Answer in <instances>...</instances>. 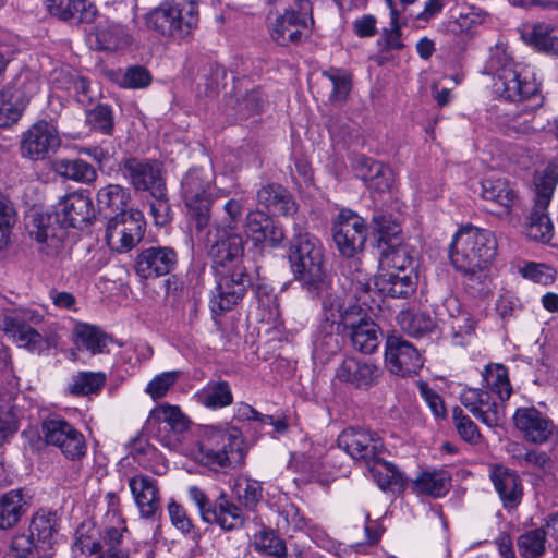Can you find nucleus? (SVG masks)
Returning <instances> with one entry per match:
<instances>
[{
    "label": "nucleus",
    "mask_w": 558,
    "mask_h": 558,
    "mask_svg": "<svg viewBox=\"0 0 558 558\" xmlns=\"http://www.w3.org/2000/svg\"><path fill=\"white\" fill-rule=\"evenodd\" d=\"M125 530L124 526H110L104 530L102 542L106 549L99 554L98 558H129L128 551L118 548Z\"/></svg>",
    "instance_id": "680f3d73"
},
{
    "label": "nucleus",
    "mask_w": 558,
    "mask_h": 558,
    "mask_svg": "<svg viewBox=\"0 0 558 558\" xmlns=\"http://www.w3.org/2000/svg\"><path fill=\"white\" fill-rule=\"evenodd\" d=\"M44 316L35 310H21L14 315L4 316L1 322L2 330L20 347L37 354L58 345L57 333L43 336L33 325L43 323Z\"/></svg>",
    "instance_id": "6e6552de"
},
{
    "label": "nucleus",
    "mask_w": 558,
    "mask_h": 558,
    "mask_svg": "<svg viewBox=\"0 0 558 558\" xmlns=\"http://www.w3.org/2000/svg\"><path fill=\"white\" fill-rule=\"evenodd\" d=\"M546 208L534 206L523 225V233L526 238L544 244L549 243L554 235V225Z\"/></svg>",
    "instance_id": "ea45409f"
},
{
    "label": "nucleus",
    "mask_w": 558,
    "mask_h": 558,
    "mask_svg": "<svg viewBox=\"0 0 558 558\" xmlns=\"http://www.w3.org/2000/svg\"><path fill=\"white\" fill-rule=\"evenodd\" d=\"M546 122L535 107H524L499 117L498 126L508 136H527L543 131Z\"/></svg>",
    "instance_id": "4be33fe9"
},
{
    "label": "nucleus",
    "mask_w": 558,
    "mask_h": 558,
    "mask_svg": "<svg viewBox=\"0 0 558 558\" xmlns=\"http://www.w3.org/2000/svg\"><path fill=\"white\" fill-rule=\"evenodd\" d=\"M106 383L101 372H80L72 377L68 392L73 396H86L98 392Z\"/></svg>",
    "instance_id": "5fc2aeb1"
},
{
    "label": "nucleus",
    "mask_w": 558,
    "mask_h": 558,
    "mask_svg": "<svg viewBox=\"0 0 558 558\" xmlns=\"http://www.w3.org/2000/svg\"><path fill=\"white\" fill-rule=\"evenodd\" d=\"M372 478L383 490H401L404 488L405 478L403 473L392 463L378 456L366 465Z\"/></svg>",
    "instance_id": "f704fd0d"
},
{
    "label": "nucleus",
    "mask_w": 558,
    "mask_h": 558,
    "mask_svg": "<svg viewBox=\"0 0 558 558\" xmlns=\"http://www.w3.org/2000/svg\"><path fill=\"white\" fill-rule=\"evenodd\" d=\"M86 122L92 129L110 135L113 130V112L111 107L100 104L87 110Z\"/></svg>",
    "instance_id": "bf43d9fd"
},
{
    "label": "nucleus",
    "mask_w": 558,
    "mask_h": 558,
    "mask_svg": "<svg viewBox=\"0 0 558 558\" xmlns=\"http://www.w3.org/2000/svg\"><path fill=\"white\" fill-rule=\"evenodd\" d=\"M451 486V476L448 471L434 469L423 471L413 482V490L418 495L434 498L445 496Z\"/></svg>",
    "instance_id": "c9c22d12"
},
{
    "label": "nucleus",
    "mask_w": 558,
    "mask_h": 558,
    "mask_svg": "<svg viewBox=\"0 0 558 558\" xmlns=\"http://www.w3.org/2000/svg\"><path fill=\"white\" fill-rule=\"evenodd\" d=\"M144 20L149 29L160 35L183 39L198 25V8L191 0H163Z\"/></svg>",
    "instance_id": "0eeeda50"
},
{
    "label": "nucleus",
    "mask_w": 558,
    "mask_h": 558,
    "mask_svg": "<svg viewBox=\"0 0 558 558\" xmlns=\"http://www.w3.org/2000/svg\"><path fill=\"white\" fill-rule=\"evenodd\" d=\"M56 216L64 227L84 228L95 216L93 201L82 191L68 194L58 204Z\"/></svg>",
    "instance_id": "aec40b11"
},
{
    "label": "nucleus",
    "mask_w": 558,
    "mask_h": 558,
    "mask_svg": "<svg viewBox=\"0 0 558 558\" xmlns=\"http://www.w3.org/2000/svg\"><path fill=\"white\" fill-rule=\"evenodd\" d=\"M41 432L46 444L59 448L65 458L80 460L86 454L84 435L65 420L48 417L43 422Z\"/></svg>",
    "instance_id": "9d476101"
},
{
    "label": "nucleus",
    "mask_w": 558,
    "mask_h": 558,
    "mask_svg": "<svg viewBox=\"0 0 558 558\" xmlns=\"http://www.w3.org/2000/svg\"><path fill=\"white\" fill-rule=\"evenodd\" d=\"M262 492L260 483L255 480L244 478L235 484L236 497L247 509H254L262 500Z\"/></svg>",
    "instance_id": "e2e57ef3"
},
{
    "label": "nucleus",
    "mask_w": 558,
    "mask_h": 558,
    "mask_svg": "<svg viewBox=\"0 0 558 558\" xmlns=\"http://www.w3.org/2000/svg\"><path fill=\"white\" fill-rule=\"evenodd\" d=\"M189 418L178 405L161 403L150 410L146 424L149 428H157L158 432H172L174 437H165L161 442L167 447L175 446L179 436L187 430Z\"/></svg>",
    "instance_id": "6ab92c4d"
},
{
    "label": "nucleus",
    "mask_w": 558,
    "mask_h": 558,
    "mask_svg": "<svg viewBox=\"0 0 558 558\" xmlns=\"http://www.w3.org/2000/svg\"><path fill=\"white\" fill-rule=\"evenodd\" d=\"M367 172L362 174V179L369 190L377 193L389 191L393 182L391 169L381 162L373 161L366 163Z\"/></svg>",
    "instance_id": "6e6d98bb"
},
{
    "label": "nucleus",
    "mask_w": 558,
    "mask_h": 558,
    "mask_svg": "<svg viewBox=\"0 0 558 558\" xmlns=\"http://www.w3.org/2000/svg\"><path fill=\"white\" fill-rule=\"evenodd\" d=\"M178 262L175 251L169 246H150L142 250L135 259V272L144 279L171 272Z\"/></svg>",
    "instance_id": "412c9836"
},
{
    "label": "nucleus",
    "mask_w": 558,
    "mask_h": 558,
    "mask_svg": "<svg viewBox=\"0 0 558 558\" xmlns=\"http://www.w3.org/2000/svg\"><path fill=\"white\" fill-rule=\"evenodd\" d=\"M180 191L197 230L202 231L208 226L213 201L225 195L215 187L214 172L202 167L190 168L182 177Z\"/></svg>",
    "instance_id": "423d86ee"
},
{
    "label": "nucleus",
    "mask_w": 558,
    "mask_h": 558,
    "mask_svg": "<svg viewBox=\"0 0 558 558\" xmlns=\"http://www.w3.org/2000/svg\"><path fill=\"white\" fill-rule=\"evenodd\" d=\"M243 437L239 428L230 425H206L191 456L199 463L218 470L238 462L243 457Z\"/></svg>",
    "instance_id": "7ed1b4c3"
},
{
    "label": "nucleus",
    "mask_w": 558,
    "mask_h": 558,
    "mask_svg": "<svg viewBox=\"0 0 558 558\" xmlns=\"http://www.w3.org/2000/svg\"><path fill=\"white\" fill-rule=\"evenodd\" d=\"M73 341L78 348H84L92 354H104L113 339L102 329L86 323H76L73 331Z\"/></svg>",
    "instance_id": "473e14b6"
},
{
    "label": "nucleus",
    "mask_w": 558,
    "mask_h": 558,
    "mask_svg": "<svg viewBox=\"0 0 558 558\" xmlns=\"http://www.w3.org/2000/svg\"><path fill=\"white\" fill-rule=\"evenodd\" d=\"M517 547L522 558H539L547 550V531L545 527L523 532L517 538Z\"/></svg>",
    "instance_id": "49530a36"
},
{
    "label": "nucleus",
    "mask_w": 558,
    "mask_h": 558,
    "mask_svg": "<svg viewBox=\"0 0 558 558\" xmlns=\"http://www.w3.org/2000/svg\"><path fill=\"white\" fill-rule=\"evenodd\" d=\"M484 73L493 77L495 94L507 101H524L539 92L533 69L514 61L507 47L501 44L490 48Z\"/></svg>",
    "instance_id": "f03ea898"
},
{
    "label": "nucleus",
    "mask_w": 558,
    "mask_h": 558,
    "mask_svg": "<svg viewBox=\"0 0 558 558\" xmlns=\"http://www.w3.org/2000/svg\"><path fill=\"white\" fill-rule=\"evenodd\" d=\"M483 389L489 391L493 396L505 403L512 392V387L508 378V371L501 364H490L485 367L483 373Z\"/></svg>",
    "instance_id": "c03bdc74"
},
{
    "label": "nucleus",
    "mask_w": 558,
    "mask_h": 558,
    "mask_svg": "<svg viewBox=\"0 0 558 558\" xmlns=\"http://www.w3.org/2000/svg\"><path fill=\"white\" fill-rule=\"evenodd\" d=\"M29 234L36 241L38 251L50 260L62 258L66 231L57 216L48 213H34L29 223Z\"/></svg>",
    "instance_id": "1a4fd4ad"
},
{
    "label": "nucleus",
    "mask_w": 558,
    "mask_h": 558,
    "mask_svg": "<svg viewBox=\"0 0 558 558\" xmlns=\"http://www.w3.org/2000/svg\"><path fill=\"white\" fill-rule=\"evenodd\" d=\"M28 508L21 489H13L0 497V529L9 530L17 524Z\"/></svg>",
    "instance_id": "58836bf2"
},
{
    "label": "nucleus",
    "mask_w": 558,
    "mask_h": 558,
    "mask_svg": "<svg viewBox=\"0 0 558 558\" xmlns=\"http://www.w3.org/2000/svg\"><path fill=\"white\" fill-rule=\"evenodd\" d=\"M497 242L494 234L475 227H463L452 238L449 258L452 266L462 274L486 270L496 255Z\"/></svg>",
    "instance_id": "20e7f679"
},
{
    "label": "nucleus",
    "mask_w": 558,
    "mask_h": 558,
    "mask_svg": "<svg viewBox=\"0 0 558 558\" xmlns=\"http://www.w3.org/2000/svg\"><path fill=\"white\" fill-rule=\"evenodd\" d=\"M244 233L255 246L267 244L278 246L284 239L283 231L275 226L272 219L260 210H251L245 216Z\"/></svg>",
    "instance_id": "5701e85b"
},
{
    "label": "nucleus",
    "mask_w": 558,
    "mask_h": 558,
    "mask_svg": "<svg viewBox=\"0 0 558 558\" xmlns=\"http://www.w3.org/2000/svg\"><path fill=\"white\" fill-rule=\"evenodd\" d=\"M330 286L328 284L327 290L322 291L318 295L324 294L322 306L323 317L330 325H343L352 324L354 316H360L361 307L353 304L351 299H348L343 292L329 291Z\"/></svg>",
    "instance_id": "393cba45"
},
{
    "label": "nucleus",
    "mask_w": 558,
    "mask_h": 558,
    "mask_svg": "<svg viewBox=\"0 0 558 558\" xmlns=\"http://www.w3.org/2000/svg\"><path fill=\"white\" fill-rule=\"evenodd\" d=\"M337 442L338 447L352 459L365 465H368L385 451L380 436L374 430L362 427L345 428L338 436Z\"/></svg>",
    "instance_id": "9b49d317"
},
{
    "label": "nucleus",
    "mask_w": 558,
    "mask_h": 558,
    "mask_svg": "<svg viewBox=\"0 0 558 558\" xmlns=\"http://www.w3.org/2000/svg\"><path fill=\"white\" fill-rule=\"evenodd\" d=\"M257 202L279 215H291L295 204L288 192L280 185H265L257 191Z\"/></svg>",
    "instance_id": "37998d69"
},
{
    "label": "nucleus",
    "mask_w": 558,
    "mask_h": 558,
    "mask_svg": "<svg viewBox=\"0 0 558 558\" xmlns=\"http://www.w3.org/2000/svg\"><path fill=\"white\" fill-rule=\"evenodd\" d=\"M52 83L57 88L73 93L77 101L82 105H87L92 99L89 95V82L70 70L54 71L52 74Z\"/></svg>",
    "instance_id": "a18cd8bd"
},
{
    "label": "nucleus",
    "mask_w": 558,
    "mask_h": 558,
    "mask_svg": "<svg viewBox=\"0 0 558 558\" xmlns=\"http://www.w3.org/2000/svg\"><path fill=\"white\" fill-rule=\"evenodd\" d=\"M180 375V371H170L158 374L147 384L145 392L154 400L160 399L165 397L170 388L178 381Z\"/></svg>",
    "instance_id": "0e129e2a"
},
{
    "label": "nucleus",
    "mask_w": 558,
    "mask_h": 558,
    "mask_svg": "<svg viewBox=\"0 0 558 558\" xmlns=\"http://www.w3.org/2000/svg\"><path fill=\"white\" fill-rule=\"evenodd\" d=\"M60 146L56 126L47 121H38L23 133L21 153L31 159H44Z\"/></svg>",
    "instance_id": "a211bd4d"
},
{
    "label": "nucleus",
    "mask_w": 558,
    "mask_h": 558,
    "mask_svg": "<svg viewBox=\"0 0 558 558\" xmlns=\"http://www.w3.org/2000/svg\"><path fill=\"white\" fill-rule=\"evenodd\" d=\"M481 196L505 213H509L518 201L513 185L497 173L487 174L481 181Z\"/></svg>",
    "instance_id": "bb28decb"
},
{
    "label": "nucleus",
    "mask_w": 558,
    "mask_h": 558,
    "mask_svg": "<svg viewBox=\"0 0 558 558\" xmlns=\"http://www.w3.org/2000/svg\"><path fill=\"white\" fill-rule=\"evenodd\" d=\"M97 48L104 50H116L131 44V36L124 27L113 21H99L95 28Z\"/></svg>",
    "instance_id": "a19ab883"
},
{
    "label": "nucleus",
    "mask_w": 558,
    "mask_h": 558,
    "mask_svg": "<svg viewBox=\"0 0 558 558\" xmlns=\"http://www.w3.org/2000/svg\"><path fill=\"white\" fill-rule=\"evenodd\" d=\"M521 37L527 45L537 50L558 54V27L547 23L525 25Z\"/></svg>",
    "instance_id": "72a5a7b5"
},
{
    "label": "nucleus",
    "mask_w": 558,
    "mask_h": 558,
    "mask_svg": "<svg viewBox=\"0 0 558 558\" xmlns=\"http://www.w3.org/2000/svg\"><path fill=\"white\" fill-rule=\"evenodd\" d=\"M39 87L38 75L28 69H23L3 92L25 109L29 100L39 92Z\"/></svg>",
    "instance_id": "e433bc0d"
},
{
    "label": "nucleus",
    "mask_w": 558,
    "mask_h": 558,
    "mask_svg": "<svg viewBox=\"0 0 558 558\" xmlns=\"http://www.w3.org/2000/svg\"><path fill=\"white\" fill-rule=\"evenodd\" d=\"M130 198L128 190L119 184H108L97 193V203L101 210L112 213L128 211L126 205Z\"/></svg>",
    "instance_id": "603ef678"
},
{
    "label": "nucleus",
    "mask_w": 558,
    "mask_h": 558,
    "mask_svg": "<svg viewBox=\"0 0 558 558\" xmlns=\"http://www.w3.org/2000/svg\"><path fill=\"white\" fill-rule=\"evenodd\" d=\"M461 404L482 424L489 428L501 426L506 416L505 404L483 388L464 387L460 392Z\"/></svg>",
    "instance_id": "f8f14e48"
},
{
    "label": "nucleus",
    "mask_w": 558,
    "mask_h": 558,
    "mask_svg": "<svg viewBox=\"0 0 558 558\" xmlns=\"http://www.w3.org/2000/svg\"><path fill=\"white\" fill-rule=\"evenodd\" d=\"M130 489L142 518L151 519L159 510L156 481L149 476L136 475L129 482Z\"/></svg>",
    "instance_id": "c85d7f7f"
},
{
    "label": "nucleus",
    "mask_w": 558,
    "mask_h": 558,
    "mask_svg": "<svg viewBox=\"0 0 558 558\" xmlns=\"http://www.w3.org/2000/svg\"><path fill=\"white\" fill-rule=\"evenodd\" d=\"M56 533V515L49 512H37L31 523L32 537L41 546L40 549H51Z\"/></svg>",
    "instance_id": "3c124183"
},
{
    "label": "nucleus",
    "mask_w": 558,
    "mask_h": 558,
    "mask_svg": "<svg viewBox=\"0 0 558 558\" xmlns=\"http://www.w3.org/2000/svg\"><path fill=\"white\" fill-rule=\"evenodd\" d=\"M385 363L390 373L411 376L422 368L423 359L411 342L400 336H389L385 343Z\"/></svg>",
    "instance_id": "dca6fc26"
},
{
    "label": "nucleus",
    "mask_w": 558,
    "mask_h": 558,
    "mask_svg": "<svg viewBox=\"0 0 558 558\" xmlns=\"http://www.w3.org/2000/svg\"><path fill=\"white\" fill-rule=\"evenodd\" d=\"M120 172L135 191H147L150 195H163L166 183L159 162L148 159L128 158L120 163Z\"/></svg>",
    "instance_id": "ddd939ff"
},
{
    "label": "nucleus",
    "mask_w": 558,
    "mask_h": 558,
    "mask_svg": "<svg viewBox=\"0 0 558 558\" xmlns=\"http://www.w3.org/2000/svg\"><path fill=\"white\" fill-rule=\"evenodd\" d=\"M452 420L458 434L464 441L475 445L482 440L477 425L463 413L461 408H453Z\"/></svg>",
    "instance_id": "052dcab7"
},
{
    "label": "nucleus",
    "mask_w": 558,
    "mask_h": 558,
    "mask_svg": "<svg viewBox=\"0 0 558 558\" xmlns=\"http://www.w3.org/2000/svg\"><path fill=\"white\" fill-rule=\"evenodd\" d=\"M535 185V206L547 207L555 186L556 179L549 172L537 173L534 178Z\"/></svg>",
    "instance_id": "338daca9"
},
{
    "label": "nucleus",
    "mask_w": 558,
    "mask_h": 558,
    "mask_svg": "<svg viewBox=\"0 0 558 558\" xmlns=\"http://www.w3.org/2000/svg\"><path fill=\"white\" fill-rule=\"evenodd\" d=\"M413 251L404 244L390 243L383 252L378 272H407L413 268Z\"/></svg>",
    "instance_id": "4c0bfd02"
},
{
    "label": "nucleus",
    "mask_w": 558,
    "mask_h": 558,
    "mask_svg": "<svg viewBox=\"0 0 558 558\" xmlns=\"http://www.w3.org/2000/svg\"><path fill=\"white\" fill-rule=\"evenodd\" d=\"M513 422L529 442L544 444L554 437L558 438V426L534 407L518 409L513 415Z\"/></svg>",
    "instance_id": "f3484780"
},
{
    "label": "nucleus",
    "mask_w": 558,
    "mask_h": 558,
    "mask_svg": "<svg viewBox=\"0 0 558 558\" xmlns=\"http://www.w3.org/2000/svg\"><path fill=\"white\" fill-rule=\"evenodd\" d=\"M322 75L331 86L329 101L332 104L344 102L352 88V77L350 73L343 69L330 68L329 70L324 71Z\"/></svg>",
    "instance_id": "864d4df0"
},
{
    "label": "nucleus",
    "mask_w": 558,
    "mask_h": 558,
    "mask_svg": "<svg viewBox=\"0 0 558 558\" xmlns=\"http://www.w3.org/2000/svg\"><path fill=\"white\" fill-rule=\"evenodd\" d=\"M344 328L349 329V338L354 350L371 354L375 352L380 343L381 330L371 318L362 315L354 316L352 324H348Z\"/></svg>",
    "instance_id": "cd10ccee"
},
{
    "label": "nucleus",
    "mask_w": 558,
    "mask_h": 558,
    "mask_svg": "<svg viewBox=\"0 0 558 558\" xmlns=\"http://www.w3.org/2000/svg\"><path fill=\"white\" fill-rule=\"evenodd\" d=\"M290 264L295 279L312 294L327 290L328 280L323 270V246L315 236L299 234L290 248Z\"/></svg>",
    "instance_id": "39448f33"
},
{
    "label": "nucleus",
    "mask_w": 558,
    "mask_h": 558,
    "mask_svg": "<svg viewBox=\"0 0 558 558\" xmlns=\"http://www.w3.org/2000/svg\"><path fill=\"white\" fill-rule=\"evenodd\" d=\"M47 8L51 15L73 23H90L97 12L87 0H48Z\"/></svg>",
    "instance_id": "7c9ffc66"
},
{
    "label": "nucleus",
    "mask_w": 558,
    "mask_h": 558,
    "mask_svg": "<svg viewBox=\"0 0 558 558\" xmlns=\"http://www.w3.org/2000/svg\"><path fill=\"white\" fill-rule=\"evenodd\" d=\"M142 236L143 221L138 211L118 213L107 223V244L119 253L133 248Z\"/></svg>",
    "instance_id": "4468645a"
},
{
    "label": "nucleus",
    "mask_w": 558,
    "mask_h": 558,
    "mask_svg": "<svg viewBox=\"0 0 558 558\" xmlns=\"http://www.w3.org/2000/svg\"><path fill=\"white\" fill-rule=\"evenodd\" d=\"M205 513L207 523L218 524L226 531L239 529L245 521L241 508L230 501L223 493L216 499L211 511Z\"/></svg>",
    "instance_id": "2f4dec72"
},
{
    "label": "nucleus",
    "mask_w": 558,
    "mask_h": 558,
    "mask_svg": "<svg viewBox=\"0 0 558 558\" xmlns=\"http://www.w3.org/2000/svg\"><path fill=\"white\" fill-rule=\"evenodd\" d=\"M400 328L412 337H422L435 327L433 317L425 312L402 311L397 317Z\"/></svg>",
    "instance_id": "8fccbe9b"
},
{
    "label": "nucleus",
    "mask_w": 558,
    "mask_h": 558,
    "mask_svg": "<svg viewBox=\"0 0 558 558\" xmlns=\"http://www.w3.org/2000/svg\"><path fill=\"white\" fill-rule=\"evenodd\" d=\"M520 274L525 278L533 282L541 283L544 286L550 284L555 280L556 271L553 267L530 262L524 267L520 269Z\"/></svg>",
    "instance_id": "774afa93"
},
{
    "label": "nucleus",
    "mask_w": 558,
    "mask_h": 558,
    "mask_svg": "<svg viewBox=\"0 0 558 558\" xmlns=\"http://www.w3.org/2000/svg\"><path fill=\"white\" fill-rule=\"evenodd\" d=\"M254 548L256 551L274 557H283L287 554L284 542L272 531L260 530L254 535Z\"/></svg>",
    "instance_id": "4d7b16f0"
},
{
    "label": "nucleus",
    "mask_w": 558,
    "mask_h": 558,
    "mask_svg": "<svg viewBox=\"0 0 558 558\" xmlns=\"http://www.w3.org/2000/svg\"><path fill=\"white\" fill-rule=\"evenodd\" d=\"M217 286L210 299V310L220 315L231 311L244 296L251 279L243 265L244 241L236 232L223 235L209 248Z\"/></svg>",
    "instance_id": "f257e3e1"
},
{
    "label": "nucleus",
    "mask_w": 558,
    "mask_h": 558,
    "mask_svg": "<svg viewBox=\"0 0 558 558\" xmlns=\"http://www.w3.org/2000/svg\"><path fill=\"white\" fill-rule=\"evenodd\" d=\"M380 375L377 365L367 360L345 357L336 371V377L340 381L350 384L355 388H368L373 386Z\"/></svg>",
    "instance_id": "a878e982"
},
{
    "label": "nucleus",
    "mask_w": 558,
    "mask_h": 558,
    "mask_svg": "<svg viewBox=\"0 0 558 558\" xmlns=\"http://www.w3.org/2000/svg\"><path fill=\"white\" fill-rule=\"evenodd\" d=\"M244 211V198H229L222 206L221 223L223 231L235 232Z\"/></svg>",
    "instance_id": "69168bd1"
},
{
    "label": "nucleus",
    "mask_w": 558,
    "mask_h": 558,
    "mask_svg": "<svg viewBox=\"0 0 558 558\" xmlns=\"http://www.w3.org/2000/svg\"><path fill=\"white\" fill-rule=\"evenodd\" d=\"M20 417L21 410L15 400L0 407V446L17 432Z\"/></svg>",
    "instance_id": "13d9d810"
},
{
    "label": "nucleus",
    "mask_w": 558,
    "mask_h": 558,
    "mask_svg": "<svg viewBox=\"0 0 558 558\" xmlns=\"http://www.w3.org/2000/svg\"><path fill=\"white\" fill-rule=\"evenodd\" d=\"M195 401L211 410L228 407L233 401L230 385L225 380L209 381L194 395Z\"/></svg>",
    "instance_id": "79ce46f5"
},
{
    "label": "nucleus",
    "mask_w": 558,
    "mask_h": 558,
    "mask_svg": "<svg viewBox=\"0 0 558 558\" xmlns=\"http://www.w3.org/2000/svg\"><path fill=\"white\" fill-rule=\"evenodd\" d=\"M417 286V275L414 270L407 272H377L375 287L385 295L391 298H408L413 294Z\"/></svg>",
    "instance_id": "c756f323"
},
{
    "label": "nucleus",
    "mask_w": 558,
    "mask_h": 558,
    "mask_svg": "<svg viewBox=\"0 0 558 558\" xmlns=\"http://www.w3.org/2000/svg\"><path fill=\"white\" fill-rule=\"evenodd\" d=\"M104 532L100 533L96 527L89 525H81L76 531V541L73 546L75 558L81 555L100 554L106 549L102 542Z\"/></svg>",
    "instance_id": "09e8293b"
},
{
    "label": "nucleus",
    "mask_w": 558,
    "mask_h": 558,
    "mask_svg": "<svg viewBox=\"0 0 558 558\" xmlns=\"http://www.w3.org/2000/svg\"><path fill=\"white\" fill-rule=\"evenodd\" d=\"M333 240L343 256H354L366 240L364 219L349 209H342L333 226Z\"/></svg>",
    "instance_id": "2eb2a0df"
},
{
    "label": "nucleus",
    "mask_w": 558,
    "mask_h": 558,
    "mask_svg": "<svg viewBox=\"0 0 558 558\" xmlns=\"http://www.w3.org/2000/svg\"><path fill=\"white\" fill-rule=\"evenodd\" d=\"M489 478L504 508H517L523 496V485L517 472L502 464H494L489 470Z\"/></svg>",
    "instance_id": "b1692460"
},
{
    "label": "nucleus",
    "mask_w": 558,
    "mask_h": 558,
    "mask_svg": "<svg viewBox=\"0 0 558 558\" xmlns=\"http://www.w3.org/2000/svg\"><path fill=\"white\" fill-rule=\"evenodd\" d=\"M54 170L59 175L81 183H92L97 178L95 168L82 159H59Z\"/></svg>",
    "instance_id": "de8ad7c7"
}]
</instances>
